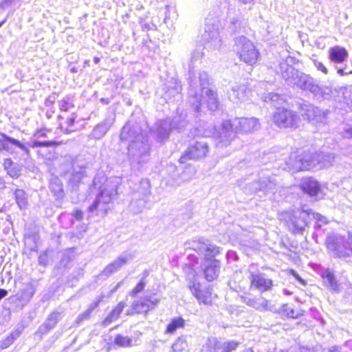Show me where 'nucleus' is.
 <instances>
[{
    "label": "nucleus",
    "mask_w": 352,
    "mask_h": 352,
    "mask_svg": "<svg viewBox=\"0 0 352 352\" xmlns=\"http://www.w3.org/2000/svg\"><path fill=\"white\" fill-rule=\"evenodd\" d=\"M260 128L258 120L255 118H236L232 122L230 120L223 122L217 136V146L222 148L230 144L236 133H248Z\"/></svg>",
    "instance_id": "1"
},
{
    "label": "nucleus",
    "mask_w": 352,
    "mask_h": 352,
    "mask_svg": "<svg viewBox=\"0 0 352 352\" xmlns=\"http://www.w3.org/2000/svg\"><path fill=\"white\" fill-rule=\"evenodd\" d=\"M334 158L333 154L324 151L315 153L305 152L300 155L294 153L290 155L287 165L292 171L310 170L317 166L322 168L331 166Z\"/></svg>",
    "instance_id": "2"
},
{
    "label": "nucleus",
    "mask_w": 352,
    "mask_h": 352,
    "mask_svg": "<svg viewBox=\"0 0 352 352\" xmlns=\"http://www.w3.org/2000/svg\"><path fill=\"white\" fill-rule=\"evenodd\" d=\"M120 179L117 177L106 179L99 188L94 203L89 207V211L97 215H105L109 210V204L116 199Z\"/></svg>",
    "instance_id": "3"
},
{
    "label": "nucleus",
    "mask_w": 352,
    "mask_h": 352,
    "mask_svg": "<svg viewBox=\"0 0 352 352\" xmlns=\"http://www.w3.org/2000/svg\"><path fill=\"white\" fill-rule=\"evenodd\" d=\"M201 94L197 92L196 82L190 83L189 89L188 102L194 107L195 111L199 112L201 106L206 102L208 109L214 111L218 107V98L217 94L209 87H203Z\"/></svg>",
    "instance_id": "4"
},
{
    "label": "nucleus",
    "mask_w": 352,
    "mask_h": 352,
    "mask_svg": "<svg viewBox=\"0 0 352 352\" xmlns=\"http://www.w3.org/2000/svg\"><path fill=\"white\" fill-rule=\"evenodd\" d=\"M326 245L333 256L343 259H349L352 256V233L349 234L348 239L337 234H332L327 236Z\"/></svg>",
    "instance_id": "5"
},
{
    "label": "nucleus",
    "mask_w": 352,
    "mask_h": 352,
    "mask_svg": "<svg viewBox=\"0 0 352 352\" xmlns=\"http://www.w3.org/2000/svg\"><path fill=\"white\" fill-rule=\"evenodd\" d=\"M234 50L239 55L241 60L250 65L256 63L258 57V52L252 42L244 36L235 38Z\"/></svg>",
    "instance_id": "6"
},
{
    "label": "nucleus",
    "mask_w": 352,
    "mask_h": 352,
    "mask_svg": "<svg viewBox=\"0 0 352 352\" xmlns=\"http://www.w3.org/2000/svg\"><path fill=\"white\" fill-rule=\"evenodd\" d=\"M294 87H297L304 91H309L318 98H328L331 93V87H320L314 78L303 72L301 73L300 76L296 80Z\"/></svg>",
    "instance_id": "7"
},
{
    "label": "nucleus",
    "mask_w": 352,
    "mask_h": 352,
    "mask_svg": "<svg viewBox=\"0 0 352 352\" xmlns=\"http://www.w3.org/2000/svg\"><path fill=\"white\" fill-rule=\"evenodd\" d=\"M294 87H297L304 91H309L318 98H328L331 93V87H320L314 78L303 72L301 73L300 76L296 80Z\"/></svg>",
    "instance_id": "8"
},
{
    "label": "nucleus",
    "mask_w": 352,
    "mask_h": 352,
    "mask_svg": "<svg viewBox=\"0 0 352 352\" xmlns=\"http://www.w3.org/2000/svg\"><path fill=\"white\" fill-rule=\"evenodd\" d=\"M219 21L217 19H206L204 32L201 35L206 47L215 49L221 47L222 40L219 35Z\"/></svg>",
    "instance_id": "9"
},
{
    "label": "nucleus",
    "mask_w": 352,
    "mask_h": 352,
    "mask_svg": "<svg viewBox=\"0 0 352 352\" xmlns=\"http://www.w3.org/2000/svg\"><path fill=\"white\" fill-rule=\"evenodd\" d=\"M149 145L147 139L134 141L128 147L129 160L132 166L145 163L149 158Z\"/></svg>",
    "instance_id": "10"
},
{
    "label": "nucleus",
    "mask_w": 352,
    "mask_h": 352,
    "mask_svg": "<svg viewBox=\"0 0 352 352\" xmlns=\"http://www.w3.org/2000/svg\"><path fill=\"white\" fill-rule=\"evenodd\" d=\"M276 186L275 177L263 173L257 181L245 184V189L249 193L262 192L263 195H266L273 192Z\"/></svg>",
    "instance_id": "11"
},
{
    "label": "nucleus",
    "mask_w": 352,
    "mask_h": 352,
    "mask_svg": "<svg viewBox=\"0 0 352 352\" xmlns=\"http://www.w3.org/2000/svg\"><path fill=\"white\" fill-rule=\"evenodd\" d=\"M273 119L274 123L280 128H296L300 121L296 112L280 107L276 108Z\"/></svg>",
    "instance_id": "12"
},
{
    "label": "nucleus",
    "mask_w": 352,
    "mask_h": 352,
    "mask_svg": "<svg viewBox=\"0 0 352 352\" xmlns=\"http://www.w3.org/2000/svg\"><path fill=\"white\" fill-rule=\"evenodd\" d=\"M296 63V58L287 56L279 64V69L283 79L286 84L294 87V83L302 72L295 69L294 65Z\"/></svg>",
    "instance_id": "13"
},
{
    "label": "nucleus",
    "mask_w": 352,
    "mask_h": 352,
    "mask_svg": "<svg viewBox=\"0 0 352 352\" xmlns=\"http://www.w3.org/2000/svg\"><path fill=\"white\" fill-rule=\"evenodd\" d=\"M208 152V143L203 140L192 141L185 153L179 158V162L186 163L188 160H199L206 157Z\"/></svg>",
    "instance_id": "14"
},
{
    "label": "nucleus",
    "mask_w": 352,
    "mask_h": 352,
    "mask_svg": "<svg viewBox=\"0 0 352 352\" xmlns=\"http://www.w3.org/2000/svg\"><path fill=\"white\" fill-rule=\"evenodd\" d=\"M302 116L313 124H324L327 122V111H322L311 104H305L302 107Z\"/></svg>",
    "instance_id": "15"
},
{
    "label": "nucleus",
    "mask_w": 352,
    "mask_h": 352,
    "mask_svg": "<svg viewBox=\"0 0 352 352\" xmlns=\"http://www.w3.org/2000/svg\"><path fill=\"white\" fill-rule=\"evenodd\" d=\"M146 135L142 131L140 126L132 121H129L122 128L120 133V139L122 141H141L145 140Z\"/></svg>",
    "instance_id": "16"
},
{
    "label": "nucleus",
    "mask_w": 352,
    "mask_h": 352,
    "mask_svg": "<svg viewBox=\"0 0 352 352\" xmlns=\"http://www.w3.org/2000/svg\"><path fill=\"white\" fill-rule=\"evenodd\" d=\"M135 257V253L124 252L121 254L112 263H109L100 273L101 276L109 277L113 273L120 270L124 265L132 261Z\"/></svg>",
    "instance_id": "17"
},
{
    "label": "nucleus",
    "mask_w": 352,
    "mask_h": 352,
    "mask_svg": "<svg viewBox=\"0 0 352 352\" xmlns=\"http://www.w3.org/2000/svg\"><path fill=\"white\" fill-rule=\"evenodd\" d=\"M159 300L151 297H145L143 299L133 302L131 310L127 311V314H146L159 303Z\"/></svg>",
    "instance_id": "18"
},
{
    "label": "nucleus",
    "mask_w": 352,
    "mask_h": 352,
    "mask_svg": "<svg viewBox=\"0 0 352 352\" xmlns=\"http://www.w3.org/2000/svg\"><path fill=\"white\" fill-rule=\"evenodd\" d=\"M311 210L296 212L291 218V229L294 233H302L308 223Z\"/></svg>",
    "instance_id": "19"
},
{
    "label": "nucleus",
    "mask_w": 352,
    "mask_h": 352,
    "mask_svg": "<svg viewBox=\"0 0 352 352\" xmlns=\"http://www.w3.org/2000/svg\"><path fill=\"white\" fill-rule=\"evenodd\" d=\"M194 250L199 254L205 256L206 261H212L211 258L214 257L219 252V248L208 243V240L199 239L194 244Z\"/></svg>",
    "instance_id": "20"
},
{
    "label": "nucleus",
    "mask_w": 352,
    "mask_h": 352,
    "mask_svg": "<svg viewBox=\"0 0 352 352\" xmlns=\"http://www.w3.org/2000/svg\"><path fill=\"white\" fill-rule=\"evenodd\" d=\"M250 94V90L245 84L234 82L229 91L230 99L235 103L246 101Z\"/></svg>",
    "instance_id": "21"
},
{
    "label": "nucleus",
    "mask_w": 352,
    "mask_h": 352,
    "mask_svg": "<svg viewBox=\"0 0 352 352\" xmlns=\"http://www.w3.org/2000/svg\"><path fill=\"white\" fill-rule=\"evenodd\" d=\"M200 287L199 283L192 282L189 284L190 290L200 303L210 304L212 300V289L208 287L201 289Z\"/></svg>",
    "instance_id": "22"
},
{
    "label": "nucleus",
    "mask_w": 352,
    "mask_h": 352,
    "mask_svg": "<svg viewBox=\"0 0 352 352\" xmlns=\"http://www.w3.org/2000/svg\"><path fill=\"white\" fill-rule=\"evenodd\" d=\"M250 281L251 287L258 289L261 292L270 290L273 285L271 279L267 278L265 274L260 273L252 274Z\"/></svg>",
    "instance_id": "23"
},
{
    "label": "nucleus",
    "mask_w": 352,
    "mask_h": 352,
    "mask_svg": "<svg viewBox=\"0 0 352 352\" xmlns=\"http://www.w3.org/2000/svg\"><path fill=\"white\" fill-rule=\"evenodd\" d=\"M114 122V118L111 117L106 118L103 121L98 123L92 130L89 135V138L100 140L102 138Z\"/></svg>",
    "instance_id": "24"
},
{
    "label": "nucleus",
    "mask_w": 352,
    "mask_h": 352,
    "mask_svg": "<svg viewBox=\"0 0 352 352\" xmlns=\"http://www.w3.org/2000/svg\"><path fill=\"white\" fill-rule=\"evenodd\" d=\"M243 302L258 311L270 310L268 307V300L263 297L256 298L250 296H241Z\"/></svg>",
    "instance_id": "25"
},
{
    "label": "nucleus",
    "mask_w": 352,
    "mask_h": 352,
    "mask_svg": "<svg viewBox=\"0 0 352 352\" xmlns=\"http://www.w3.org/2000/svg\"><path fill=\"white\" fill-rule=\"evenodd\" d=\"M220 270V262L216 259L206 261L204 263V274L206 279L212 281L219 275Z\"/></svg>",
    "instance_id": "26"
},
{
    "label": "nucleus",
    "mask_w": 352,
    "mask_h": 352,
    "mask_svg": "<svg viewBox=\"0 0 352 352\" xmlns=\"http://www.w3.org/2000/svg\"><path fill=\"white\" fill-rule=\"evenodd\" d=\"M0 135L4 139V140L0 139V151L2 150L7 151H12V147L9 145V144H11L12 145L16 146L21 148L26 153H29V149L27 148V146L21 143L19 140L8 136L5 133H0Z\"/></svg>",
    "instance_id": "27"
},
{
    "label": "nucleus",
    "mask_w": 352,
    "mask_h": 352,
    "mask_svg": "<svg viewBox=\"0 0 352 352\" xmlns=\"http://www.w3.org/2000/svg\"><path fill=\"white\" fill-rule=\"evenodd\" d=\"M300 186L301 189L311 197L318 195L320 191L319 183L311 177L303 178Z\"/></svg>",
    "instance_id": "28"
},
{
    "label": "nucleus",
    "mask_w": 352,
    "mask_h": 352,
    "mask_svg": "<svg viewBox=\"0 0 352 352\" xmlns=\"http://www.w3.org/2000/svg\"><path fill=\"white\" fill-rule=\"evenodd\" d=\"M187 114L184 111H177V113L172 120H170L171 127L173 130H177L179 132L182 131L188 125V120L186 119Z\"/></svg>",
    "instance_id": "29"
},
{
    "label": "nucleus",
    "mask_w": 352,
    "mask_h": 352,
    "mask_svg": "<svg viewBox=\"0 0 352 352\" xmlns=\"http://www.w3.org/2000/svg\"><path fill=\"white\" fill-rule=\"evenodd\" d=\"M348 56V52L344 47L335 46L329 49V59L333 63H343Z\"/></svg>",
    "instance_id": "30"
},
{
    "label": "nucleus",
    "mask_w": 352,
    "mask_h": 352,
    "mask_svg": "<svg viewBox=\"0 0 352 352\" xmlns=\"http://www.w3.org/2000/svg\"><path fill=\"white\" fill-rule=\"evenodd\" d=\"M322 278L323 280V283L326 287H327L331 290L339 292L340 290V285L338 283L337 280L335 278L333 273L329 270H326L322 274Z\"/></svg>",
    "instance_id": "31"
},
{
    "label": "nucleus",
    "mask_w": 352,
    "mask_h": 352,
    "mask_svg": "<svg viewBox=\"0 0 352 352\" xmlns=\"http://www.w3.org/2000/svg\"><path fill=\"white\" fill-rule=\"evenodd\" d=\"M239 342L236 341H230L227 342H223L221 344L217 342L216 338H210L208 340V346H213L214 347V351L217 350V346H221L222 349L221 352H232L238 347Z\"/></svg>",
    "instance_id": "32"
},
{
    "label": "nucleus",
    "mask_w": 352,
    "mask_h": 352,
    "mask_svg": "<svg viewBox=\"0 0 352 352\" xmlns=\"http://www.w3.org/2000/svg\"><path fill=\"white\" fill-rule=\"evenodd\" d=\"M173 130L169 119L160 120L157 123V133L160 140L168 138L169 133Z\"/></svg>",
    "instance_id": "33"
},
{
    "label": "nucleus",
    "mask_w": 352,
    "mask_h": 352,
    "mask_svg": "<svg viewBox=\"0 0 352 352\" xmlns=\"http://www.w3.org/2000/svg\"><path fill=\"white\" fill-rule=\"evenodd\" d=\"M85 176H86L85 167H83V166L74 167L73 173L69 179V182L73 186H76Z\"/></svg>",
    "instance_id": "34"
},
{
    "label": "nucleus",
    "mask_w": 352,
    "mask_h": 352,
    "mask_svg": "<svg viewBox=\"0 0 352 352\" xmlns=\"http://www.w3.org/2000/svg\"><path fill=\"white\" fill-rule=\"evenodd\" d=\"M342 94L343 102L352 111V85L340 89Z\"/></svg>",
    "instance_id": "35"
},
{
    "label": "nucleus",
    "mask_w": 352,
    "mask_h": 352,
    "mask_svg": "<svg viewBox=\"0 0 352 352\" xmlns=\"http://www.w3.org/2000/svg\"><path fill=\"white\" fill-rule=\"evenodd\" d=\"M60 314L59 312H53L52 313L47 320H45L43 327L45 328V331H49L51 329L54 328L58 321L60 320Z\"/></svg>",
    "instance_id": "36"
},
{
    "label": "nucleus",
    "mask_w": 352,
    "mask_h": 352,
    "mask_svg": "<svg viewBox=\"0 0 352 352\" xmlns=\"http://www.w3.org/2000/svg\"><path fill=\"white\" fill-rule=\"evenodd\" d=\"M14 194L19 207L21 209L25 208L28 205V197L25 192L23 190L17 189Z\"/></svg>",
    "instance_id": "37"
},
{
    "label": "nucleus",
    "mask_w": 352,
    "mask_h": 352,
    "mask_svg": "<svg viewBox=\"0 0 352 352\" xmlns=\"http://www.w3.org/2000/svg\"><path fill=\"white\" fill-rule=\"evenodd\" d=\"M173 352H188V345L186 339L183 337H180L177 339L175 343L173 344Z\"/></svg>",
    "instance_id": "38"
},
{
    "label": "nucleus",
    "mask_w": 352,
    "mask_h": 352,
    "mask_svg": "<svg viewBox=\"0 0 352 352\" xmlns=\"http://www.w3.org/2000/svg\"><path fill=\"white\" fill-rule=\"evenodd\" d=\"M184 326V320L180 317L173 318L167 326L166 332L169 333H174L177 329L182 328Z\"/></svg>",
    "instance_id": "39"
},
{
    "label": "nucleus",
    "mask_w": 352,
    "mask_h": 352,
    "mask_svg": "<svg viewBox=\"0 0 352 352\" xmlns=\"http://www.w3.org/2000/svg\"><path fill=\"white\" fill-rule=\"evenodd\" d=\"M50 187L51 190L54 192L56 196L58 197H63V185L61 182L58 178H54L51 180Z\"/></svg>",
    "instance_id": "40"
},
{
    "label": "nucleus",
    "mask_w": 352,
    "mask_h": 352,
    "mask_svg": "<svg viewBox=\"0 0 352 352\" xmlns=\"http://www.w3.org/2000/svg\"><path fill=\"white\" fill-rule=\"evenodd\" d=\"M241 23L238 17L234 16L230 19L226 30L230 34L236 33L240 30Z\"/></svg>",
    "instance_id": "41"
},
{
    "label": "nucleus",
    "mask_w": 352,
    "mask_h": 352,
    "mask_svg": "<svg viewBox=\"0 0 352 352\" xmlns=\"http://www.w3.org/2000/svg\"><path fill=\"white\" fill-rule=\"evenodd\" d=\"M263 98L264 102H271L274 106L280 104L283 102V98L280 95L274 93H268L263 96Z\"/></svg>",
    "instance_id": "42"
},
{
    "label": "nucleus",
    "mask_w": 352,
    "mask_h": 352,
    "mask_svg": "<svg viewBox=\"0 0 352 352\" xmlns=\"http://www.w3.org/2000/svg\"><path fill=\"white\" fill-rule=\"evenodd\" d=\"M199 87H200L198 88V86L197 84H196V86H197V92L199 93V91H200L201 93L203 87H208V78L207 73H206L204 72H200L199 74ZM191 82L197 83L196 78H195L193 80H191L190 84Z\"/></svg>",
    "instance_id": "43"
},
{
    "label": "nucleus",
    "mask_w": 352,
    "mask_h": 352,
    "mask_svg": "<svg viewBox=\"0 0 352 352\" xmlns=\"http://www.w3.org/2000/svg\"><path fill=\"white\" fill-rule=\"evenodd\" d=\"M114 343L121 347H129L132 346V340L128 336L118 334L114 339Z\"/></svg>",
    "instance_id": "44"
},
{
    "label": "nucleus",
    "mask_w": 352,
    "mask_h": 352,
    "mask_svg": "<svg viewBox=\"0 0 352 352\" xmlns=\"http://www.w3.org/2000/svg\"><path fill=\"white\" fill-rule=\"evenodd\" d=\"M19 331H14L8 336L5 340L0 342V348L2 349L9 347L14 341L19 336Z\"/></svg>",
    "instance_id": "45"
},
{
    "label": "nucleus",
    "mask_w": 352,
    "mask_h": 352,
    "mask_svg": "<svg viewBox=\"0 0 352 352\" xmlns=\"http://www.w3.org/2000/svg\"><path fill=\"white\" fill-rule=\"evenodd\" d=\"M28 146L32 148L41 147V146H56L58 144L54 141H38L33 140L27 143Z\"/></svg>",
    "instance_id": "46"
},
{
    "label": "nucleus",
    "mask_w": 352,
    "mask_h": 352,
    "mask_svg": "<svg viewBox=\"0 0 352 352\" xmlns=\"http://www.w3.org/2000/svg\"><path fill=\"white\" fill-rule=\"evenodd\" d=\"M33 294L32 288L28 286L21 291L19 299L23 301L28 302L32 297Z\"/></svg>",
    "instance_id": "47"
},
{
    "label": "nucleus",
    "mask_w": 352,
    "mask_h": 352,
    "mask_svg": "<svg viewBox=\"0 0 352 352\" xmlns=\"http://www.w3.org/2000/svg\"><path fill=\"white\" fill-rule=\"evenodd\" d=\"M141 186L144 188V192H142V203L140 206V209L143 208L144 206L145 199H146L150 194V184L149 182L146 181L141 183Z\"/></svg>",
    "instance_id": "48"
},
{
    "label": "nucleus",
    "mask_w": 352,
    "mask_h": 352,
    "mask_svg": "<svg viewBox=\"0 0 352 352\" xmlns=\"http://www.w3.org/2000/svg\"><path fill=\"white\" fill-rule=\"evenodd\" d=\"M311 215H312L313 217L317 220L315 228H320L323 224H326L327 223V219L320 214L314 213L311 211Z\"/></svg>",
    "instance_id": "49"
},
{
    "label": "nucleus",
    "mask_w": 352,
    "mask_h": 352,
    "mask_svg": "<svg viewBox=\"0 0 352 352\" xmlns=\"http://www.w3.org/2000/svg\"><path fill=\"white\" fill-rule=\"evenodd\" d=\"M126 306L124 302H120L110 313L116 320L119 318L120 314Z\"/></svg>",
    "instance_id": "50"
},
{
    "label": "nucleus",
    "mask_w": 352,
    "mask_h": 352,
    "mask_svg": "<svg viewBox=\"0 0 352 352\" xmlns=\"http://www.w3.org/2000/svg\"><path fill=\"white\" fill-rule=\"evenodd\" d=\"M60 111H67L74 107L72 102L69 99H63L58 102Z\"/></svg>",
    "instance_id": "51"
},
{
    "label": "nucleus",
    "mask_w": 352,
    "mask_h": 352,
    "mask_svg": "<svg viewBox=\"0 0 352 352\" xmlns=\"http://www.w3.org/2000/svg\"><path fill=\"white\" fill-rule=\"evenodd\" d=\"M145 285L146 281L144 280V278H142L135 287L130 292V294L131 296H135L144 290Z\"/></svg>",
    "instance_id": "52"
},
{
    "label": "nucleus",
    "mask_w": 352,
    "mask_h": 352,
    "mask_svg": "<svg viewBox=\"0 0 352 352\" xmlns=\"http://www.w3.org/2000/svg\"><path fill=\"white\" fill-rule=\"evenodd\" d=\"M182 91V85L180 82L175 81L174 87L168 88L167 93L173 96L178 95Z\"/></svg>",
    "instance_id": "53"
},
{
    "label": "nucleus",
    "mask_w": 352,
    "mask_h": 352,
    "mask_svg": "<svg viewBox=\"0 0 352 352\" xmlns=\"http://www.w3.org/2000/svg\"><path fill=\"white\" fill-rule=\"evenodd\" d=\"M73 166V161L71 157H65L64 159V164L62 165V169L65 174L68 172L67 168Z\"/></svg>",
    "instance_id": "54"
},
{
    "label": "nucleus",
    "mask_w": 352,
    "mask_h": 352,
    "mask_svg": "<svg viewBox=\"0 0 352 352\" xmlns=\"http://www.w3.org/2000/svg\"><path fill=\"white\" fill-rule=\"evenodd\" d=\"M314 65L315 67L317 69V70L320 71L324 74H327L328 69L322 62L318 60H314Z\"/></svg>",
    "instance_id": "55"
},
{
    "label": "nucleus",
    "mask_w": 352,
    "mask_h": 352,
    "mask_svg": "<svg viewBox=\"0 0 352 352\" xmlns=\"http://www.w3.org/2000/svg\"><path fill=\"white\" fill-rule=\"evenodd\" d=\"M204 56V52H202L201 47L197 48L191 55L192 61L197 60L201 58Z\"/></svg>",
    "instance_id": "56"
},
{
    "label": "nucleus",
    "mask_w": 352,
    "mask_h": 352,
    "mask_svg": "<svg viewBox=\"0 0 352 352\" xmlns=\"http://www.w3.org/2000/svg\"><path fill=\"white\" fill-rule=\"evenodd\" d=\"M91 312H90L88 309H87L85 312L80 314L76 318V322L78 324L80 323L82 321L85 320H87L89 318Z\"/></svg>",
    "instance_id": "57"
},
{
    "label": "nucleus",
    "mask_w": 352,
    "mask_h": 352,
    "mask_svg": "<svg viewBox=\"0 0 352 352\" xmlns=\"http://www.w3.org/2000/svg\"><path fill=\"white\" fill-rule=\"evenodd\" d=\"M341 134L345 138H352V126H344L341 131Z\"/></svg>",
    "instance_id": "58"
},
{
    "label": "nucleus",
    "mask_w": 352,
    "mask_h": 352,
    "mask_svg": "<svg viewBox=\"0 0 352 352\" xmlns=\"http://www.w3.org/2000/svg\"><path fill=\"white\" fill-rule=\"evenodd\" d=\"M104 298V295L101 294L98 298L94 302H92L89 308L87 309L90 312L92 313V311L98 306L99 303Z\"/></svg>",
    "instance_id": "59"
},
{
    "label": "nucleus",
    "mask_w": 352,
    "mask_h": 352,
    "mask_svg": "<svg viewBox=\"0 0 352 352\" xmlns=\"http://www.w3.org/2000/svg\"><path fill=\"white\" fill-rule=\"evenodd\" d=\"M337 69V73L338 75L343 76L346 74H352V70L349 69L346 66H345L343 68L341 67H336Z\"/></svg>",
    "instance_id": "60"
},
{
    "label": "nucleus",
    "mask_w": 352,
    "mask_h": 352,
    "mask_svg": "<svg viewBox=\"0 0 352 352\" xmlns=\"http://www.w3.org/2000/svg\"><path fill=\"white\" fill-rule=\"evenodd\" d=\"M116 319L111 314H109L102 321V324L103 326L107 327L113 321L116 320Z\"/></svg>",
    "instance_id": "61"
},
{
    "label": "nucleus",
    "mask_w": 352,
    "mask_h": 352,
    "mask_svg": "<svg viewBox=\"0 0 352 352\" xmlns=\"http://www.w3.org/2000/svg\"><path fill=\"white\" fill-rule=\"evenodd\" d=\"M74 217L77 220H81L83 217V212L80 210H76L74 213Z\"/></svg>",
    "instance_id": "62"
},
{
    "label": "nucleus",
    "mask_w": 352,
    "mask_h": 352,
    "mask_svg": "<svg viewBox=\"0 0 352 352\" xmlns=\"http://www.w3.org/2000/svg\"><path fill=\"white\" fill-rule=\"evenodd\" d=\"M76 116H72V117L68 118L67 120V124L69 126H72L75 122V120H76Z\"/></svg>",
    "instance_id": "63"
},
{
    "label": "nucleus",
    "mask_w": 352,
    "mask_h": 352,
    "mask_svg": "<svg viewBox=\"0 0 352 352\" xmlns=\"http://www.w3.org/2000/svg\"><path fill=\"white\" fill-rule=\"evenodd\" d=\"M8 294V292L6 289H0V300Z\"/></svg>",
    "instance_id": "64"
}]
</instances>
